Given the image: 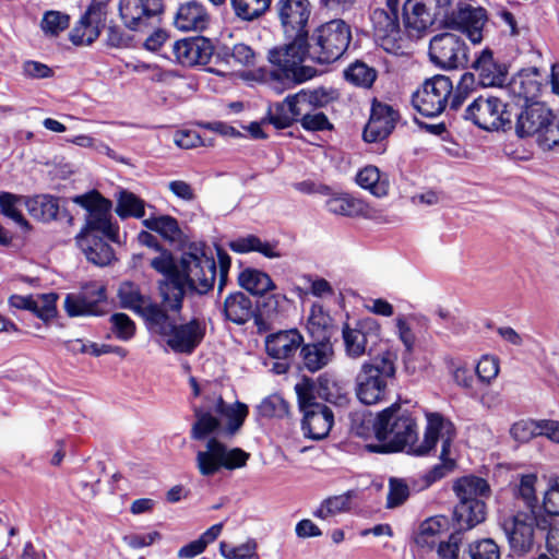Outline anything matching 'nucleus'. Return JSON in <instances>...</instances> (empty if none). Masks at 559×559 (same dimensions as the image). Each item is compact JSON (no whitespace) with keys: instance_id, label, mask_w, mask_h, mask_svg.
<instances>
[{"instance_id":"nucleus-55","label":"nucleus","mask_w":559,"mask_h":559,"mask_svg":"<svg viewBox=\"0 0 559 559\" xmlns=\"http://www.w3.org/2000/svg\"><path fill=\"white\" fill-rule=\"evenodd\" d=\"M263 417H283L288 414L287 402L278 394L265 397L258 407Z\"/></svg>"},{"instance_id":"nucleus-15","label":"nucleus","mask_w":559,"mask_h":559,"mask_svg":"<svg viewBox=\"0 0 559 559\" xmlns=\"http://www.w3.org/2000/svg\"><path fill=\"white\" fill-rule=\"evenodd\" d=\"M452 94V82L445 75H435L428 79L413 94L414 108L426 117L440 115L447 106Z\"/></svg>"},{"instance_id":"nucleus-33","label":"nucleus","mask_w":559,"mask_h":559,"mask_svg":"<svg viewBox=\"0 0 559 559\" xmlns=\"http://www.w3.org/2000/svg\"><path fill=\"white\" fill-rule=\"evenodd\" d=\"M104 238L102 235L94 234L76 237L78 245L86 259L99 266L108 265L115 258L111 247Z\"/></svg>"},{"instance_id":"nucleus-6","label":"nucleus","mask_w":559,"mask_h":559,"mask_svg":"<svg viewBox=\"0 0 559 559\" xmlns=\"http://www.w3.org/2000/svg\"><path fill=\"white\" fill-rule=\"evenodd\" d=\"M169 312L174 311L164 308L150 329L163 336L175 353L191 354L205 336V322L192 319L187 323L176 324Z\"/></svg>"},{"instance_id":"nucleus-11","label":"nucleus","mask_w":559,"mask_h":559,"mask_svg":"<svg viewBox=\"0 0 559 559\" xmlns=\"http://www.w3.org/2000/svg\"><path fill=\"white\" fill-rule=\"evenodd\" d=\"M72 201L86 211L85 225L78 236L90 234L102 235L106 239L118 242L119 229L111 223V202L105 199L98 191L76 195Z\"/></svg>"},{"instance_id":"nucleus-31","label":"nucleus","mask_w":559,"mask_h":559,"mask_svg":"<svg viewBox=\"0 0 559 559\" xmlns=\"http://www.w3.org/2000/svg\"><path fill=\"white\" fill-rule=\"evenodd\" d=\"M102 21L100 8L91 4L85 14L70 32V40L74 45H90L99 36Z\"/></svg>"},{"instance_id":"nucleus-54","label":"nucleus","mask_w":559,"mask_h":559,"mask_svg":"<svg viewBox=\"0 0 559 559\" xmlns=\"http://www.w3.org/2000/svg\"><path fill=\"white\" fill-rule=\"evenodd\" d=\"M536 481L537 476L535 474H525L520 477L518 496L523 500L525 511L532 510L537 512Z\"/></svg>"},{"instance_id":"nucleus-17","label":"nucleus","mask_w":559,"mask_h":559,"mask_svg":"<svg viewBox=\"0 0 559 559\" xmlns=\"http://www.w3.org/2000/svg\"><path fill=\"white\" fill-rule=\"evenodd\" d=\"M539 525L537 512L520 510L503 521L502 528L511 549L518 555H524L532 550L534 527Z\"/></svg>"},{"instance_id":"nucleus-13","label":"nucleus","mask_w":559,"mask_h":559,"mask_svg":"<svg viewBox=\"0 0 559 559\" xmlns=\"http://www.w3.org/2000/svg\"><path fill=\"white\" fill-rule=\"evenodd\" d=\"M513 114L500 96L480 95L465 109L464 118L487 131L506 130L512 126Z\"/></svg>"},{"instance_id":"nucleus-44","label":"nucleus","mask_w":559,"mask_h":559,"mask_svg":"<svg viewBox=\"0 0 559 559\" xmlns=\"http://www.w3.org/2000/svg\"><path fill=\"white\" fill-rule=\"evenodd\" d=\"M317 394L319 397L338 405L347 400L344 388L329 373H323L318 378Z\"/></svg>"},{"instance_id":"nucleus-43","label":"nucleus","mask_w":559,"mask_h":559,"mask_svg":"<svg viewBox=\"0 0 559 559\" xmlns=\"http://www.w3.org/2000/svg\"><path fill=\"white\" fill-rule=\"evenodd\" d=\"M116 213L120 218H141L145 214V202L134 193L121 190L117 195Z\"/></svg>"},{"instance_id":"nucleus-32","label":"nucleus","mask_w":559,"mask_h":559,"mask_svg":"<svg viewBox=\"0 0 559 559\" xmlns=\"http://www.w3.org/2000/svg\"><path fill=\"white\" fill-rule=\"evenodd\" d=\"M540 86L536 69L522 70L511 79L501 92H509L513 97L524 100L526 104L538 96Z\"/></svg>"},{"instance_id":"nucleus-60","label":"nucleus","mask_w":559,"mask_h":559,"mask_svg":"<svg viewBox=\"0 0 559 559\" xmlns=\"http://www.w3.org/2000/svg\"><path fill=\"white\" fill-rule=\"evenodd\" d=\"M543 507L547 513L559 515V476L549 477Z\"/></svg>"},{"instance_id":"nucleus-23","label":"nucleus","mask_w":559,"mask_h":559,"mask_svg":"<svg viewBox=\"0 0 559 559\" xmlns=\"http://www.w3.org/2000/svg\"><path fill=\"white\" fill-rule=\"evenodd\" d=\"M173 52L176 60L185 67L206 64L213 55V46L204 37H194L175 41Z\"/></svg>"},{"instance_id":"nucleus-37","label":"nucleus","mask_w":559,"mask_h":559,"mask_svg":"<svg viewBox=\"0 0 559 559\" xmlns=\"http://www.w3.org/2000/svg\"><path fill=\"white\" fill-rule=\"evenodd\" d=\"M356 182L378 198L386 195L390 188L388 175L382 174L373 165H368L360 169L356 175Z\"/></svg>"},{"instance_id":"nucleus-59","label":"nucleus","mask_w":559,"mask_h":559,"mask_svg":"<svg viewBox=\"0 0 559 559\" xmlns=\"http://www.w3.org/2000/svg\"><path fill=\"white\" fill-rule=\"evenodd\" d=\"M314 384L311 380L305 378L295 385V391L298 397V404L301 412L309 411L312 405H321L316 401L313 395Z\"/></svg>"},{"instance_id":"nucleus-20","label":"nucleus","mask_w":559,"mask_h":559,"mask_svg":"<svg viewBox=\"0 0 559 559\" xmlns=\"http://www.w3.org/2000/svg\"><path fill=\"white\" fill-rule=\"evenodd\" d=\"M117 296L120 306L141 316L148 328L165 308L163 301L160 305L153 302L150 296L142 293L139 285L130 281L122 282L119 285Z\"/></svg>"},{"instance_id":"nucleus-56","label":"nucleus","mask_w":559,"mask_h":559,"mask_svg":"<svg viewBox=\"0 0 559 559\" xmlns=\"http://www.w3.org/2000/svg\"><path fill=\"white\" fill-rule=\"evenodd\" d=\"M471 559H500V549L491 538L474 542L468 547Z\"/></svg>"},{"instance_id":"nucleus-2","label":"nucleus","mask_w":559,"mask_h":559,"mask_svg":"<svg viewBox=\"0 0 559 559\" xmlns=\"http://www.w3.org/2000/svg\"><path fill=\"white\" fill-rule=\"evenodd\" d=\"M248 415V406L236 402L226 404L219 396L207 411L194 408L195 421L191 428V438L204 440V449L195 454V466L203 477H211L221 469L242 468L250 459V453L240 448H229L218 437H233L242 426Z\"/></svg>"},{"instance_id":"nucleus-16","label":"nucleus","mask_w":559,"mask_h":559,"mask_svg":"<svg viewBox=\"0 0 559 559\" xmlns=\"http://www.w3.org/2000/svg\"><path fill=\"white\" fill-rule=\"evenodd\" d=\"M429 56L442 69H457L467 63V46L459 35L442 33L431 38Z\"/></svg>"},{"instance_id":"nucleus-19","label":"nucleus","mask_w":559,"mask_h":559,"mask_svg":"<svg viewBox=\"0 0 559 559\" xmlns=\"http://www.w3.org/2000/svg\"><path fill=\"white\" fill-rule=\"evenodd\" d=\"M487 21L485 9L456 0L448 20V28L464 32L473 44L483 40V27Z\"/></svg>"},{"instance_id":"nucleus-63","label":"nucleus","mask_w":559,"mask_h":559,"mask_svg":"<svg viewBox=\"0 0 559 559\" xmlns=\"http://www.w3.org/2000/svg\"><path fill=\"white\" fill-rule=\"evenodd\" d=\"M175 144L185 150L207 145L201 135L194 130H180L174 134Z\"/></svg>"},{"instance_id":"nucleus-7","label":"nucleus","mask_w":559,"mask_h":559,"mask_svg":"<svg viewBox=\"0 0 559 559\" xmlns=\"http://www.w3.org/2000/svg\"><path fill=\"white\" fill-rule=\"evenodd\" d=\"M455 2L456 0H406L403 16L408 36L418 38L435 25L448 27Z\"/></svg>"},{"instance_id":"nucleus-12","label":"nucleus","mask_w":559,"mask_h":559,"mask_svg":"<svg viewBox=\"0 0 559 559\" xmlns=\"http://www.w3.org/2000/svg\"><path fill=\"white\" fill-rule=\"evenodd\" d=\"M401 0H385L384 8L374 9L370 14V22L376 43L385 51L399 53L403 50L406 29L403 31L399 19Z\"/></svg>"},{"instance_id":"nucleus-29","label":"nucleus","mask_w":559,"mask_h":559,"mask_svg":"<svg viewBox=\"0 0 559 559\" xmlns=\"http://www.w3.org/2000/svg\"><path fill=\"white\" fill-rule=\"evenodd\" d=\"M333 423L334 415L326 405H312L304 412L302 430L306 437L320 440L329 435Z\"/></svg>"},{"instance_id":"nucleus-36","label":"nucleus","mask_w":559,"mask_h":559,"mask_svg":"<svg viewBox=\"0 0 559 559\" xmlns=\"http://www.w3.org/2000/svg\"><path fill=\"white\" fill-rule=\"evenodd\" d=\"M231 251L237 253L259 252L265 258L277 259L282 257L275 243L263 241L258 236L247 235L228 243Z\"/></svg>"},{"instance_id":"nucleus-24","label":"nucleus","mask_w":559,"mask_h":559,"mask_svg":"<svg viewBox=\"0 0 559 559\" xmlns=\"http://www.w3.org/2000/svg\"><path fill=\"white\" fill-rule=\"evenodd\" d=\"M162 0H120L119 11L127 27L141 29L146 26V21L160 13Z\"/></svg>"},{"instance_id":"nucleus-42","label":"nucleus","mask_w":559,"mask_h":559,"mask_svg":"<svg viewBox=\"0 0 559 559\" xmlns=\"http://www.w3.org/2000/svg\"><path fill=\"white\" fill-rule=\"evenodd\" d=\"M223 523H217L207 528L198 539L190 542L178 550V558L192 559L202 554L209 544H212L221 535Z\"/></svg>"},{"instance_id":"nucleus-53","label":"nucleus","mask_w":559,"mask_h":559,"mask_svg":"<svg viewBox=\"0 0 559 559\" xmlns=\"http://www.w3.org/2000/svg\"><path fill=\"white\" fill-rule=\"evenodd\" d=\"M257 542L249 539L246 543L231 547L226 542L219 543V552L225 559H259Z\"/></svg>"},{"instance_id":"nucleus-41","label":"nucleus","mask_w":559,"mask_h":559,"mask_svg":"<svg viewBox=\"0 0 559 559\" xmlns=\"http://www.w3.org/2000/svg\"><path fill=\"white\" fill-rule=\"evenodd\" d=\"M143 225L169 241H178L182 237L178 221L170 215L147 217L143 221Z\"/></svg>"},{"instance_id":"nucleus-57","label":"nucleus","mask_w":559,"mask_h":559,"mask_svg":"<svg viewBox=\"0 0 559 559\" xmlns=\"http://www.w3.org/2000/svg\"><path fill=\"white\" fill-rule=\"evenodd\" d=\"M112 332L121 341H129L135 334V324L126 313H114L110 317Z\"/></svg>"},{"instance_id":"nucleus-18","label":"nucleus","mask_w":559,"mask_h":559,"mask_svg":"<svg viewBox=\"0 0 559 559\" xmlns=\"http://www.w3.org/2000/svg\"><path fill=\"white\" fill-rule=\"evenodd\" d=\"M277 17L284 33L289 37H305L311 14L309 0H277L275 3Z\"/></svg>"},{"instance_id":"nucleus-3","label":"nucleus","mask_w":559,"mask_h":559,"mask_svg":"<svg viewBox=\"0 0 559 559\" xmlns=\"http://www.w3.org/2000/svg\"><path fill=\"white\" fill-rule=\"evenodd\" d=\"M396 355L385 350L364 361L355 377V394L365 405L382 402L396 376Z\"/></svg>"},{"instance_id":"nucleus-25","label":"nucleus","mask_w":559,"mask_h":559,"mask_svg":"<svg viewBox=\"0 0 559 559\" xmlns=\"http://www.w3.org/2000/svg\"><path fill=\"white\" fill-rule=\"evenodd\" d=\"M304 343L297 329L282 330L265 336L266 354L276 360H290Z\"/></svg>"},{"instance_id":"nucleus-9","label":"nucleus","mask_w":559,"mask_h":559,"mask_svg":"<svg viewBox=\"0 0 559 559\" xmlns=\"http://www.w3.org/2000/svg\"><path fill=\"white\" fill-rule=\"evenodd\" d=\"M216 264L204 251L203 245L192 243L180 259V284L186 295L187 288L200 294L209 292L215 282Z\"/></svg>"},{"instance_id":"nucleus-34","label":"nucleus","mask_w":559,"mask_h":559,"mask_svg":"<svg viewBox=\"0 0 559 559\" xmlns=\"http://www.w3.org/2000/svg\"><path fill=\"white\" fill-rule=\"evenodd\" d=\"M209 24V14L203 5L197 1H190L179 7L175 25L178 29L203 31Z\"/></svg>"},{"instance_id":"nucleus-40","label":"nucleus","mask_w":559,"mask_h":559,"mask_svg":"<svg viewBox=\"0 0 559 559\" xmlns=\"http://www.w3.org/2000/svg\"><path fill=\"white\" fill-rule=\"evenodd\" d=\"M448 521L443 516H435L424 521L420 525L416 543L421 547H435L440 536L447 531Z\"/></svg>"},{"instance_id":"nucleus-28","label":"nucleus","mask_w":559,"mask_h":559,"mask_svg":"<svg viewBox=\"0 0 559 559\" xmlns=\"http://www.w3.org/2000/svg\"><path fill=\"white\" fill-rule=\"evenodd\" d=\"M472 68L478 76V82L484 87L502 86L507 80L508 70L493 59L489 49L483 50L472 63Z\"/></svg>"},{"instance_id":"nucleus-1","label":"nucleus","mask_w":559,"mask_h":559,"mask_svg":"<svg viewBox=\"0 0 559 559\" xmlns=\"http://www.w3.org/2000/svg\"><path fill=\"white\" fill-rule=\"evenodd\" d=\"M427 426L424 439L418 441L417 424L409 411L402 408L399 404L378 413L373 431L381 445H370L374 452H397L406 450L414 455H426L435 449L437 442L441 441L440 460L442 465L436 466L430 472L431 480L444 476L445 471L454 466L451 457V445L455 438L454 425L439 413H426Z\"/></svg>"},{"instance_id":"nucleus-5","label":"nucleus","mask_w":559,"mask_h":559,"mask_svg":"<svg viewBox=\"0 0 559 559\" xmlns=\"http://www.w3.org/2000/svg\"><path fill=\"white\" fill-rule=\"evenodd\" d=\"M459 503L454 508V519L460 530H471L486 519L485 498L490 495L488 483L480 477L465 476L453 486Z\"/></svg>"},{"instance_id":"nucleus-38","label":"nucleus","mask_w":559,"mask_h":559,"mask_svg":"<svg viewBox=\"0 0 559 559\" xmlns=\"http://www.w3.org/2000/svg\"><path fill=\"white\" fill-rule=\"evenodd\" d=\"M224 314L236 324H245L253 316L250 298L241 292L229 295L224 302Z\"/></svg>"},{"instance_id":"nucleus-49","label":"nucleus","mask_w":559,"mask_h":559,"mask_svg":"<svg viewBox=\"0 0 559 559\" xmlns=\"http://www.w3.org/2000/svg\"><path fill=\"white\" fill-rule=\"evenodd\" d=\"M70 25V16L61 11L50 10L44 13L40 22L46 36L56 37Z\"/></svg>"},{"instance_id":"nucleus-64","label":"nucleus","mask_w":559,"mask_h":559,"mask_svg":"<svg viewBox=\"0 0 559 559\" xmlns=\"http://www.w3.org/2000/svg\"><path fill=\"white\" fill-rule=\"evenodd\" d=\"M476 373L480 381L490 382L499 373L497 359L488 356L483 357L476 366Z\"/></svg>"},{"instance_id":"nucleus-47","label":"nucleus","mask_w":559,"mask_h":559,"mask_svg":"<svg viewBox=\"0 0 559 559\" xmlns=\"http://www.w3.org/2000/svg\"><path fill=\"white\" fill-rule=\"evenodd\" d=\"M295 121H299L301 127L308 131H324L333 128L332 123L322 111L311 108H307L305 114L294 116L289 120V126Z\"/></svg>"},{"instance_id":"nucleus-61","label":"nucleus","mask_w":559,"mask_h":559,"mask_svg":"<svg viewBox=\"0 0 559 559\" xmlns=\"http://www.w3.org/2000/svg\"><path fill=\"white\" fill-rule=\"evenodd\" d=\"M408 486L401 479L392 478L390 480L389 492L386 498V507L395 508L405 502L408 498Z\"/></svg>"},{"instance_id":"nucleus-22","label":"nucleus","mask_w":559,"mask_h":559,"mask_svg":"<svg viewBox=\"0 0 559 559\" xmlns=\"http://www.w3.org/2000/svg\"><path fill=\"white\" fill-rule=\"evenodd\" d=\"M400 116L392 106L374 102L369 121L364 130L367 142H377L385 139L395 128Z\"/></svg>"},{"instance_id":"nucleus-45","label":"nucleus","mask_w":559,"mask_h":559,"mask_svg":"<svg viewBox=\"0 0 559 559\" xmlns=\"http://www.w3.org/2000/svg\"><path fill=\"white\" fill-rule=\"evenodd\" d=\"M29 213L44 222L57 218L59 213L58 199L51 195H37L27 203Z\"/></svg>"},{"instance_id":"nucleus-62","label":"nucleus","mask_w":559,"mask_h":559,"mask_svg":"<svg viewBox=\"0 0 559 559\" xmlns=\"http://www.w3.org/2000/svg\"><path fill=\"white\" fill-rule=\"evenodd\" d=\"M462 537L460 533H453L448 540H440L436 546L439 559H457Z\"/></svg>"},{"instance_id":"nucleus-27","label":"nucleus","mask_w":559,"mask_h":559,"mask_svg":"<svg viewBox=\"0 0 559 559\" xmlns=\"http://www.w3.org/2000/svg\"><path fill=\"white\" fill-rule=\"evenodd\" d=\"M379 324L376 320L367 318L360 320L355 328L346 325L343 329V340L347 356L359 358L366 354L368 335L371 332L378 333Z\"/></svg>"},{"instance_id":"nucleus-46","label":"nucleus","mask_w":559,"mask_h":559,"mask_svg":"<svg viewBox=\"0 0 559 559\" xmlns=\"http://www.w3.org/2000/svg\"><path fill=\"white\" fill-rule=\"evenodd\" d=\"M22 199L15 194L9 192H2L0 194V210L1 213L12 219L23 230H29V224L25 219L21 210Z\"/></svg>"},{"instance_id":"nucleus-58","label":"nucleus","mask_w":559,"mask_h":559,"mask_svg":"<svg viewBox=\"0 0 559 559\" xmlns=\"http://www.w3.org/2000/svg\"><path fill=\"white\" fill-rule=\"evenodd\" d=\"M540 424L534 420H520L510 429L513 439L521 443L528 442L531 439L540 436Z\"/></svg>"},{"instance_id":"nucleus-14","label":"nucleus","mask_w":559,"mask_h":559,"mask_svg":"<svg viewBox=\"0 0 559 559\" xmlns=\"http://www.w3.org/2000/svg\"><path fill=\"white\" fill-rule=\"evenodd\" d=\"M150 265L165 278L159 282V295L164 307L180 312L183 302V290L179 281L180 263L176 264L173 254L166 249H159L158 255L153 258Z\"/></svg>"},{"instance_id":"nucleus-51","label":"nucleus","mask_w":559,"mask_h":559,"mask_svg":"<svg viewBox=\"0 0 559 559\" xmlns=\"http://www.w3.org/2000/svg\"><path fill=\"white\" fill-rule=\"evenodd\" d=\"M476 80L475 73L465 72L455 90L452 88V94L449 98V107L453 110L459 109L471 93L475 90Z\"/></svg>"},{"instance_id":"nucleus-4","label":"nucleus","mask_w":559,"mask_h":559,"mask_svg":"<svg viewBox=\"0 0 559 559\" xmlns=\"http://www.w3.org/2000/svg\"><path fill=\"white\" fill-rule=\"evenodd\" d=\"M306 53L305 37H294V40L288 44L271 48L267 51V61L272 67L271 80L275 84L290 87L314 78L317 70L302 64Z\"/></svg>"},{"instance_id":"nucleus-10","label":"nucleus","mask_w":559,"mask_h":559,"mask_svg":"<svg viewBox=\"0 0 559 559\" xmlns=\"http://www.w3.org/2000/svg\"><path fill=\"white\" fill-rule=\"evenodd\" d=\"M336 97V92L331 88L301 90L294 95H288L282 103H276L270 107V122L277 129L288 128L289 120L294 116L305 114L307 108L318 110V108L325 107Z\"/></svg>"},{"instance_id":"nucleus-21","label":"nucleus","mask_w":559,"mask_h":559,"mask_svg":"<svg viewBox=\"0 0 559 559\" xmlns=\"http://www.w3.org/2000/svg\"><path fill=\"white\" fill-rule=\"evenodd\" d=\"M106 301L105 287L99 284L86 285L80 294H69L64 299V310L70 317L102 316Z\"/></svg>"},{"instance_id":"nucleus-26","label":"nucleus","mask_w":559,"mask_h":559,"mask_svg":"<svg viewBox=\"0 0 559 559\" xmlns=\"http://www.w3.org/2000/svg\"><path fill=\"white\" fill-rule=\"evenodd\" d=\"M325 204L329 212L336 215L361 216L368 219H380L382 217L381 211L347 193L333 194L326 200Z\"/></svg>"},{"instance_id":"nucleus-30","label":"nucleus","mask_w":559,"mask_h":559,"mask_svg":"<svg viewBox=\"0 0 559 559\" xmlns=\"http://www.w3.org/2000/svg\"><path fill=\"white\" fill-rule=\"evenodd\" d=\"M551 118V111L538 103L526 106L518 117L516 132L520 136L538 135Z\"/></svg>"},{"instance_id":"nucleus-35","label":"nucleus","mask_w":559,"mask_h":559,"mask_svg":"<svg viewBox=\"0 0 559 559\" xmlns=\"http://www.w3.org/2000/svg\"><path fill=\"white\" fill-rule=\"evenodd\" d=\"M300 348L302 367L310 372H316L328 366L334 356L330 342L309 343Z\"/></svg>"},{"instance_id":"nucleus-50","label":"nucleus","mask_w":559,"mask_h":559,"mask_svg":"<svg viewBox=\"0 0 559 559\" xmlns=\"http://www.w3.org/2000/svg\"><path fill=\"white\" fill-rule=\"evenodd\" d=\"M350 509V495L344 493L325 499L314 512L317 518L326 520Z\"/></svg>"},{"instance_id":"nucleus-8","label":"nucleus","mask_w":559,"mask_h":559,"mask_svg":"<svg viewBox=\"0 0 559 559\" xmlns=\"http://www.w3.org/2000/svg\"><path fill=\"white\" fill-rule=\"evenodd\" d=\"M350 39L349 26L343 20H332L314 31L307 55L317 63L334 62L346 51Z\"/></svg>"},{"instance_id":"nucleus-48","label":"nucleus","mask_w":559,"mask_h":559,"mask_svg":"<svg viewBox=\"0 0 559 559\" xmlns=\"http://www.w3.org/2000/svg\"><path fill=\"white\" fill-rule=\"evenodd\" d=\"M345 78L356 86L369 88L376 81L377 72L364 62H355L345 70Z\"/></svg>"},{"instance_id":"nucleus-52","label":"nucleus","mask_w":559,"mask_h":559,"mask_svg":"<svg viewBox=\"0 0 559 559\" xmlns=\"http://www.w3.org/2000/svg\"><path fill=\"white\" fill-rule=\"evenodd\" d=\"M231 4L239 17L253 20L269 9L271 0H231Z\"/></svg>"},{"instance_id":"nucleus-39","label":"nucleus","mask_w":559,"mask_h":559,"mask_svg":"<svg viewBox=\"0 0 559 559\" xmlns=\"http://www.w3.org/2000/svg\"><path fill=\"white\" fill-rule=\"evenodd\" d=\"M239 285L252 295L263 296L274 290L276 285L270 275L257 269H245L238 275Z\"/></svg>"}]
</instances>
